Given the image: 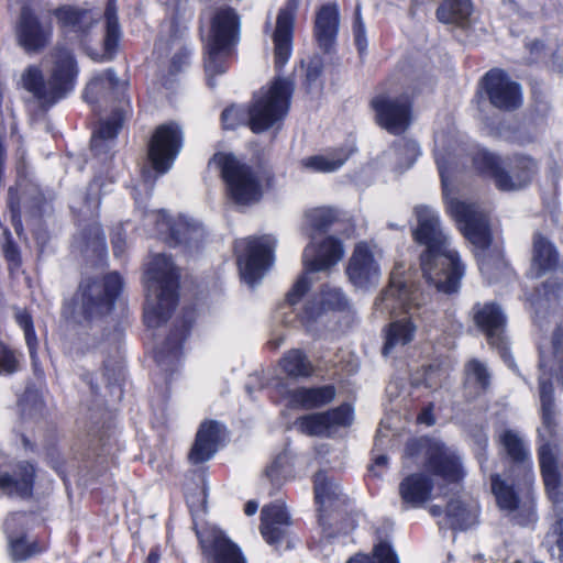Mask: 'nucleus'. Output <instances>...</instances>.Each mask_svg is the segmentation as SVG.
Returning <instances> with one entry per match:
<instances>
[{
  "label": "nucleus",
  "mask_w": 563,
  "mask_h": 563,
  "mask_svg": "<svg viewBox=\"0 0 563 563\" xmlns=\"http://www.w3.org/2000/svg\"><path fill=\"white\" fill-rule=\"evenodd\" d=\"M122 289L119 274L102 279L87 278L79 286L75 309L63 339V351L73 361L104 354L110 347L103 317L112 309Z\"/></svg>",
  "instance_id": "1"
},
{
  "label": "nucleus",
  "mask_w": 563,
  "mask_h": 563,
  "mask_svg": "<svg viewBox=\"0 0 563 563\" xmlns=\"http://www.w3.org/2000/svg\"><path fill=\"white\" fill-rule=\"evenodd\" d=\"M417 228L413 239L424 245L420 254V267L424 279L444 294L456 292L464 276L465 266L456 250L451 245L450 236L441 227L439 213L428 207L415 209Z\"/></svg>",
  "instance_id": "2"
},
{
  "label": "nucleus",
  "mask_w": 563,
  "mask_h": 563,
  "mask_svg": "<svg viewBox=\"0 0 563 563\" xmlns=\"http://www.w3.org/2000/svg\"><path fill=\"white\" fill-rule=\"evenodd\" d=\"M435 162L443 184L448 211L456 221L465 239L477 250L475 256L481 273L488 280L497 278L498 273L505 267V262L498 254L492 256L487 253L492 243L487 213L474 202L449 198L445 174L449 170L450 158L441 153L440 150H435Z\"/></svg>",
  "instance_id": "3"
},
{
  "label": "nucleus",
  "mask_w": 563,
  "mask_h": 563,
  "mask_svg": "<svg viewBox=\"0 0 563 563\" xmlns=\"http://www.w3.org/2000/svg\"><path fill=\"white\" fill-rule=\"evenodd\" d=\"M538 459L554 517L552 555L563 561V438L553 427L547 398L543 401V427L539 430Z\"/></svg>",
  "instance_id": "4"
},
{
  "label": "nucleus",
  "mask_w": 563,
  "mask_h": 563,
  "mask_svg": "<svg viewBox=\"0 0 563 563\" xmlns=\"http://www.w3.org/2000/svg\"><path fill=\"white\" fill-rule=\"evenodd\" d=\"M47 64V79L40 66L29 65L19 81L42 109L66 98L75 89L79 73L73 52L64 46H56L49 52Z\"/></svg>",
  "instance_id": "5"
},
{
  "label": "nucleus",
  "mask_w": 563,
  "mask_h": 563,
  "mask_svg": "<svg viewBox=\"0 0 563 563\" xmlns=\"http://www.w3.org/2000/svg\"><path fill=\"white\" fill-rule=\"evenodd\" d=\"M178 278L177 268L165 254L154 255L147 264L144 307V322L147 328H159L169 319L178 300Z\"/></svg>",
  "instance_id": "6"
},
{
  "label": "nucleus",
  "mask_w": 563,
  "mask_h": 563,
  "mask_svg": "<svg viewBox=\"0 0 563 563\" xmlns=\"http://www.w3.org/2000/svg\"><path fill=\"white\" fill-rule=\"evenodd\" d=\"M241 34V16L229 5L214 8L210 14V31L206 44L205 69L208 85L214 87L213 77L227 70L225 58L238 45Z\"/></svg>",
  "instance_id": "7"
},
{
  "label": "nucleus",
  "mask_w": 563,
  "mask_h": 563,
  "mask_svg": "<svg viewBox=\"0 0 563 563\" xmlns=\"http://www.w3.org/2000/svg\"><path fill=\"white\" fill-rule=\"evenodd\" d=\"M533 485L534 479L528 482L525 475L508 473L507 476H490V489L498 509L519 526H529L538 520Z\"/></svg>",
  "instance_id": "8"
},
{
  "label": "nucleus",
  "mask_w": 563,
  "mask_h": 563,
  "mask_svg": "<svg viewBox=\"0 0 563 563\" xmlns=\"http://www.w3.org/2000/svg\"><path fill=\"white\" fill-rule=\"evenodd\" d=\"M344 246L335 236L329 235L321 242L311 241L302 252V264L306 273L324 272L336 265L344 256ZM310 286L307 274L300 276L294 287L289 290L285 303L279 308L282 321L292 324L295 319L289 314L292 308L299 302Z\"/></svg>",
  "instance_id": "9"
},
{
  "label": "nucleus",
  "mask_w": 563,
  "mask_h": 563,
  "mask_svg": "<svg viewBox=\"0 0 563 563\" xmlns=\"http://www.w3.org/2000/svg\"><path fill=\"white\" fill-rule=\"evenodd\" d=\"M294 85L287 78L277 77L268 87L254 93L249 108V126L255 133L279 126L286 118Z\"/></svg>",
  "instance_id": "10"
},
{
  "label": "nucleus",
  "mask_w": 563,
  "mask_h": 563,
  "mask_svg": "<svg viewBox=\"0 0 563 563\" xmlns=\"http://www.w3.org/2000/svg\"><path fill=\"white\" fill-rule=\"evenodd\" d=\"M209 164L220 170L228 194L235 203L250 206L262 199L264 189L257 173L234 155L214 154Z\"/></svg>",
  "instance_id": "11"
},
{
  "label": "nucleus",
  "mask_w": 563,
  "mask_h": 563,
  "mask_svg": "<svg viewBox=\"0 0 563 563\" xmlns=\"http://www.w3.org/2000/svg\"><path fill=\"white\" fill-rule=\"evenodd\" d=\"M276 239L273 235L247 238L235 242L238 265L242 279L254 287L273 265Z\"/></svg>",
  "instance_id": "12"
},
{
  "label": "nucleus",
  "mask_w": 563,
  "mask_h": 563,
  "mask_svg": "<svg viewBox=\"0 0 563 563\" xmlns=\"http://www.w3.org/2000/svg\"><path fill=\"white\" fill-rule=\"evenodd\" d=\"M539 369V401H540V417L541 424L537 429V446H539V430L543 427V401L545 398L549 400V409L553 427L558 434L563 438V434L556 422V407L554 401V388L548 374L553 375L563 385V325L559 327L553 333L552 338V354L548 360L544 355L540 356ZM539 448H537L538 450Z\"/></svg>",
  "instance_id": "13"
},
{
  "label": "nucleus",
  "mask_w": 563,
  "mask_h": 563,
  "mask_svg": "<svg viewBox=\"0 0 563 563\" xmlns=\"http://www.w3.org/2000/svg\"><path fill=\"white\" fill-rule=\"evenodd\" d=\"M183 146V132L176 123L156 128L148 143V158L158 174L167 173Z\"/></svg>",
  "instance_id": "14"
},
{
  "label": "nucleus",
  "mask_w": 563,
  "mask_h": 563,
  "mask_svg": "<svg viewBox=\"0 0 563 563\" xmlns=\"http://www.w3.org/2000/svg\"><path fill=\"white\" fill-rule=\"evenodd\" d=\"M377 123L389 133L399 134L411 123V99L407 93H382L372 100Z\"/></svg>",
  "instance_id": "15"
},
{
  "label": "nucleus",
  "mask_w": 563,
  "mask_h": 563,
  "mask_svg": "<svg viewBox=\"0 0 563 563\" xmlns=\"http://www.w3.org/2000/svg\"><path fill=\"white\" fill-rule=\"evenodd\" d=\"M53 25L51 21H41L27 7H23L15 26L19 46L26 54H37L45 49L52 41Z\"/></svg>",
  "instance_id": "16"
},
{
  "label": "nucleus",
  "mask_w": 563,
  "mask_h": 563,
  "mask_svg": "<svg viewBox=\"0 0 563 563\" xmlns=\"http://www.w3.org/2000/svg\"><path fill=\"white\" fill-rule=\"evenodd\" d=\"M346 274L356 288L368 289L376 286L382 269L374 247L366 242L357 243L349 260Z\"/></svg>",
  "instance_id": "17"
},
{
  "label": "nucleus",
  "mask_w": 563,
  "mask_h": 563,
  "mask_svg": "<svg viewBox=\"0 0 563 563\" xmlns=\"http://www.w3.org/2000/svg\"><path fill=\"white\" fill-rule=\"evenodd\" d=\"M426 468L450 483L460 482L464 467L460 454L439 440L426 441Z\"/></svg>",
  "instance_id": "18"
},
{
  "label": "nucleus",
  "mask_w": 563,
  "mask_h": 563,
  "mask_svg": "<svg viewBox=\"0 0 563 563\" xmlns=\"http://www.w3.org/2000/svg\"><path fill=\"white\" fill-rule=\"evenodd\" d=\"M36 465L21 460L0 470V493L11 498L27 499L33 495Z\"/></svg>",
  "instance_id": "19"
},
{
  "label": "nucleus",
  "mask_w": 563,
  "mask_h": 563,
  "mask_svg": "<svg viewBox=\"0 0 563 563\" xmlns=\"http://www.w3.org/2000/svg\"><path fill=\"white\" fill-rule=\"evenodd\" d=\"M483 81L488 100L495 108L512 111L521 106L520 85L512 81L505 71L492 69L485 75Z\"/></svg>",
  "instance_id": "20"
},
{
  "label": "nucleus",
  "mask_w": 563,
  "mask_h": 563,
  "mask_svg": "<svg viewBox=\"0 0 563 563\" xmlns=\"http://www.w3.org/2000/svg\"><path fill=\"white\" fill-rule=\"evenodd\" d=\"M44 203L45 197L37 185H25L21 197L16 188H9L8 206L11 213V222L18 235H21L23 232L22 212L24 211L31 218H38L42 214Z\"/></svg>",
  "instance_id": "21"
},
{
  "label": "nucleus",
  "mask_w": 563,
  "mask_h": 563,
  "mask_svg": "<svg viewBox=\"0 0 563 563\" xmlns=\"http://www.w3.org/2000/svg\"><path fill=\"white\" fill-rule=\"evenodd\" d=\"M299 2L300 0H287L278 11L276 26L272 35L276 68H282L291 55L294 22Z\"/></svg>",
  "instance_id": "22"
},
{
  "label": "nucleus",
  "mask_w": 563,
  "mask_h": 563,
  "mask_svg": "<svg viewBox=\"0 0 563 563\" xmlns=\"http://www.w3.org/2000/svg\"><path fill=\"white\" fill-rule=\"evenodd\" d=\"M352 420L351 406L342 405L325 412L301 417L297 420V427L308 435L329 437L338 427L350 426Z\"/></svg>",
  "instance_id": "23"
},
{
  "label": "nucleus",
  "mask_w": 563,
  "mask_h": 563,
  "mask_svg": "<svg viewBox=\"0 0 563 563\" xmlns=\"http://www.w3.org/2000/svg\"><path fill=\"white\" fill-rule=\"evenodd\" d=\"M498 441L514 464L509 473L525 475L528 482L536 479L530 448L520 432L512 429L504 430Z\"/></svg>",
  "instance_id": "24"
},
{
  "label": "nucleus",
  "mask_w": 563,
  "mask_h": 563,
  "mask_svg": "<svg viewBox=\"0 0 563 563\" xmlns=\"http://www.w3.org/2000/svg\"><path fill=\"white\" fill-rule=\"evenodd\" d=\"M474 321L486 334L488 343L506 353L507 343L504 338L506 317L501 309L492 302L476 303L473 307Z\"/></svg>",
  "instance_id": "25"
},
{
  "label": "nucleus",
  "mask_w": 563,
  "mask_h": 563,
  "mask_svg": "<svg viewBox=\"0 0 563 563\" xmlns=\"http://www.w3.org/2000/svg\"><path fill=\"white\" fill-rule=\"evenodd\" d=\"M194 320V311L186 310L180 327H176L163 344L156 349L154 357L162 369L173 371L179 363L183 342L188 336Z\"/></svg>",
  "instance_id": "26"
},
{
  "label": "nucleus",
  "mask_w": 563,
  "mask_h": 563,
  "mask_svg": "<svg viewBox=\"0 0 563 563\" xmlns=\"http://www.w3.org/2000/svg\"><path fill=\"white\" fill-rule=\"evenodd\" d=\"M509 170L501 168L497 174V188L503 191L519 190L526 187L538 170L536 161L528 156H515L508 163Z\"/></svg>",
  "instance_id": "27"
},
{
  "label": "nucleus",
  "mask_w": 563,
  "mask_h": 563,
  "mask_svg": "<svg viewBox=\"0 0 563 563\" xmlns=\"http://www.w3.org/2000/svg\"><path fill=\"white\" fill-rule=\"evenodd\" d=\"M415 299L413 292L394 273L388 287L376 299L375 309L382 313L396 314L400 310L409 311Z\"/></svg>",
  "instance_id": "28"
},
{
  "label": "nucleus",
  "mask_w": 563,
  "mask_h": 563,
  "mask_svg": "<svg viewBox=\"0 0 563 563\" xmlns=\"http://www.w3.org/2000/svg\"><path fill=\"white\" fill-rule=\"evenodd\" d=\"M223 438V427L216 421L201 423L195 443L189 453V460L194 464L210 460L219 449Z\"/></svg>",
  "instance_id": "29"
},
{
  "label": "nucleus",
  "mask_w": 563,
  "mask_h": 563,
  "mask_svg": "<svg viewBox=\"0 0 563 563\" xmlns=\"http://www.w3.org/2000/svg\"><path fill=\"white\" fill-rule=\"evenodd\" d=\"M261 532L269 544H278L285 538L290 518L285 507L279 503L265 506L262 509Z\"/></svg>",
  "instance_id": "30"
},
{
  "label": "nucleus",
  "mask_w": 563,
  "mask_h": 563,
  "mask_svg": "<svg viewBox=\"0 0 563 563\" xmlns=\"http://www.w3.org/2000/svg\"><path fill=\"white\" fill-rule=\"evenodd\" d=\"M433 484L422 474H411L399 484V495L402 504L412 508L421 507L432 496Z\"/></svg>",
  "instance_id": "31"
},
{
  "label": "nucleus",
  "mask_w": 563,
  "mask_h": 563,
  "mask_svg": "<svg viewBox=\"0 0 563 563\" xmlns=\"http://www.w3.org/2000/svg\"><path fill=\"white\" fill-rule=\"evenodd\" d=\"M347 305L349 300L341 288L324 285L317 298V302L308 303L300 319L302 322H308L316 319L321 311L344 310Z\"/></svg>",
  "instance_id": "32"
},
{
  "label": "nucleus",
  "mask_w": 563,
  "mask_h": 563,
  "mask_svg": "<svg viewBox=\"0 0 563 563\" xmlns=\"http://www.w3.org/2000/svg\"><path fill=\"white\" fill-rule=\"evenodd\" d=\"M60 27L74 32L80 36L88 34L89 30L97 23L91 11L73 5H63L54 11Z\"/></svg>",
  "instance_id": "33"
},
{
  "label": "nucleus",
  "mask_w": 563,
  "mask_h": 563,
  "mask_svg": "<svg viewBox=\"0 0 563 563\" xmlns=\"http://www.w3.org/2000/svg\"><path fill=\"white\" fill-rule=\"evenodd\" d=\"M148 217L157 220V230L161 233L169 231L170 238L176 244L190 245L192 242H199L203 236V230L197 224L179 220L172 225L170 220L165 214L154 211Z\"/></svg>",
  "instance_id": "34"
},
{
  "label": "nucleus",
  "mask_w": 563,
  "mask_h": 563,
  "mask_svg": "<svg viewBox=\"0 0 563 563\" xmlns=\"http://www.w3.org/2000/svg\"><path fill=\"white\" fill-rule=\"evenodd\" d=\"M339 27V13L335 5H323L316 18V37L325 52L332 46Z\"/></svg>",
  "instance_id": "35"
},
{
  "label": "nucleus",
  "mask_w": 563,
  "mask_h": 563,
  "mask_svg": "<svg viewBox=\"0 0 563 563\" xmlns=\"http://www.w3.org/2000/svg\"><path fill=\"white\" fill-rule=\"evenodd\" d=\"M123 119V111L115 110L109 120L100 123L91 137V150L96 155L108 154L111 151Z\"/></svg>",
  "instance_id": "36"
},
{
  "label": "nucleus",
  "mask_w": 563,
  "mask_h": 563,
  "mask_svg": "<svg viewBox=\"0 0 563 563\" xmlns=\"http://www.w3.org/2000/svg\"><path fill=\"white\" fill-rule=\"evenodd\" d=\"M46 545L26 533L8 534V553L13 562H24L46 551Z\"/></svg>",
  "instance_id": "37"
},
{
  "label": "nucleus",
  "mask_w": 563,
  "mask_h": 563,
  "mask_svg": "<svg viewBox=\"0 0 563 563\" xmlns=\"http://www.w3.org/2000/svg\"><path fill=\"white\" fill-rule=\"evenodd\" d=\"M416 330L417 328L410 319L391 322L385 331L383 354L387 356L410 343L415 338Z\"/></svg>",
  "instance_id": "38"
},
{
  "label": "nucleus",
  "mask_w": 563,
  "mask_h": 563,
  "mask_svg": "<svg viewBox=\"0 0 563 563\" xmlns=\"http://www.w3.org/2000/svg\"><path fill=\"white\" fill-rule=\"evenodd\" d=\"M473 11L471 0H443L437 10L440 22L460 27L468 25Z\"/></svg>",
  "instance_id": "39"
},
{
  "label": "nucleus",
  "mask_w": 563,
  "mask_h": 563,
  "mask_svg": "<svg viewBox=\"0 0 563 563\" xmlns=\"http://www.w3.org/2000/svg\"><path fill=\"white\" fill-rule=\"evenodd\" d=\"M465 389L472 396H479L486 393L492 383V374L487 365L479 360L473 358L465 364Z\"/></svg>",
  "instance_id": "40"
},
{
  "label": "nucleus",
  "mask_w": 563,
  "mask_h": 563,
  "mask_svg": "<svg viewBox=\"0 0 563 563\" xmlns=\"http://www.w3.org/2000/svg\"><path fill=\"white\" fill-rule=\"evenodd\" d=\"M477 516L478 507L475 503L466 505L459 499H452L446 507L445 525L454 530H465L476 522Z\"/></svg>",
  "instance_id": "41"
},
{
  "label": "nucleus",
  "mask_w": 563,
  "mask_h": 563,
  "mask_svg": "<svg viewBox=\"0 0 563 563\" xmlns=\"http://www.w3.org/2000/svg\"><path fill=\"white\" fill-rule=\"evenodd\" d=\"M335 397V388L331 385L313 387V388H297L294 390L291 400L300 405L302 408L311 409L324 406L331 402Z\"/></svg>",
  "instance_id": "42"
},
{
  "label": "nucleus",
  "mask_w": 563,
  "mask_h": 563,
  "mask_svg": "<svg viewBox=\"0 0 563 563\" xmlns=\"http://www.w3.org/2000/svg\"><path fill=\"white\" fill-rule=\"evenodd\" d=\"M314 498L320 511H325L342 496L340 486L323 472H318L313 478Z\"/></svg>",
  "instance_id": "43"
},
{
  "label": "nucleus",
  "mask_w": 563,
  "mask_h": 563,
  "mask_svg": "<svg viewBox=\"0 0 563 563\" xmlns=\"http://www.w3.org/2000/svg\"><path fill=\"white\" fill-rule=\"evenodd\" d=\"M119 79L113 69H108L91 78L88 82L84 97L89 103H97L103 100L110 90L117 89Z\"/></svg>",
  "instance_id": "44"
},
{
  "label": "nucleus",
  "mask_w": 563,
  "mask_h": 563,
  "mask_svg": "<svg viewBox=\"0 0 563 563\" xmlns=\"http://www.w3.org/2000/svg\"><path fill=\"white\" fill-rule=\"evenodd\" d=\"M282 371L291 378H306L312 375L313 366L307 355L298 349L285 353L279 361Z\"/></svg>",
  "instance_id": "45"
},
{
  "label": "nucleus",
  "mask_w": 563,
  "mask_h": 563,
  "mask_svg": "<svg viewBox=\"0 0 563 563\" xmlns=\"http://www.w3.org/2000/svg\"><path fill=\"white\" fill-rule=\"evenodd\" d=\"M294 457L288 450H284L266 467L265 477L272 483L273 486L279 487L286 481L294 477Z\"/></svg>",
  "instance_id": "46"
},
{
  "label": "nucleus",
  "mask_w": 563,
  "mask_h": 563,
  "mask_svg": "<svg viewBox=\"0 0 563 563\" xmlns=\"http://www.w3.org/2000/svg\"><path fill=\"white\" fill-rule=\"evenodd\" d=\"M559 260V254L553 244L543 235L536 234L533 238L532 265L540 273L552 269Z\"/></svg>",
  "instance_id": "47"
},
{
  "label": "nucleus",
  "mask_w": 563,
  "mask_h": 563,
  "mask_svg": "<svg viewBox=\"0 0 563 563\" xmlns=\"http://www.w3.org/2000/svg\"><path fill=\"white\" fill-rule=\"evenodd\" d=\"M106 36H104V52L101 54L91 55L95 60L108 62L112 59L114 49L120 38V27L117 16L115 7L111 3L108 4L106 10Z\"/></svg>",
  "instance_id": "48"
},
{
  "label": "nucleus",
  "mask_w": 563,
  "mask_h": 563,
  "mask_svg": "<svg viewBox=\"0 0 563 563\" xmlns=\"http://www.w3.org/2000/svg\"><path fill=\"white\" fill-rule=\"evenodd\" d=\"M390 159L395 161L396 168H410L418 156L420 148L417 142L408 139H400L394 143L389 152L386 154Z\"/></svg>",
  "instance_id": "49"
},
{
  "label": "nucleus",
  "mask_w": 563,
  "mask_h": 563,
  "mask_svg": "<svg viewBox=\"0 0 563 563\" xmlns=\"http://www.w3.org/2000/svg\"><path fill=\"white\" fill-rule=\"evenodd\" d=\"M212 548L216 563H246L240 549L221 531H214Z\"/></svg>",
  "instance_id": "50"
},
{
  "label": "nucleus",
  "mask_w": 563,
  "mask_h": 563,
  "mask_svg": "<svg viewBox=\"0 0 563 563\" xmlns=\"http://www.w3.org/2000/svg\"><path fill=\"white\" fill-rule=\"evenodd\" d=\"M472 162L478 173L493 177L497 186V174H501L503 168L497 156L483 148H476L472 153Z\"/></svg>",
  "instance_id": "51"
},
{
  "label": "nucleus",
  "mask_w": 563,
  "mask_h": 563,
  "mask_svg": "<svg viewBox=\"0 0 563 563\" xmlns=\"http://www.w3.org/2000/svg\"><path fill=\"white\" fill-rule=\"evenodd\" d=\"M347 157L349 154L340 151L339 153L332 155H317L308 157L303 161V165L307 168L313 169L316 172L329 173L339 169L347 159Z\"/></svg>",
  "instance_id": "52"
},
{
  "label": "nucleus",
  "mask_w": 563,
  "mask_h": 563,
  "mask_svg": "<svg viewBox=\"0 0 563 563\" xmlns=\"http://www.w3.org/2000/svg\"><path fill=\"white\" fill-rule=\"evenodd\" d=\"M14 318L16 323L24 332L25 343L27 345L30 357L32 362L36 363V350L38 345V341L35 334V330L33 327V320L30 313L23 309H16L14 313Z\"/></svg>",
  "instance_id": "53"
},
{
  "label": "nucleus",
  "mask_w": 563,
  "mask_h": 563,
  "mask_svg": "<svg viewBox=\"0 0 563 563\" xmlns=\"http://www.w3.org/2000/svg\"><path fill=\"white\" fill-rule=\"evenodd\" d=\"M306 219L312 229L323 232L336 221L338 212L329 207L314 208L306 213Z\"/></svg>",
  "instance_id": "54"
},
{
  "label": "nucleus",
  "mask_w": 563,
  "mask_h": 563,
  "mask_svg": "<svg viewBox=\"0 0 563 563\" xmlns=\"http://www.w3.org/2000/svg\"><path fill=\"white\" fill-rule=\"evenodd\" d=\"M20 368L19 353L0 340V376L16 373Z\"/></svg>",
  "instance_id": "55"
},
{
  "label": "nucleus",
  "mask_w": 563,
  "mask_h": 563,
  "mask_svg": "<svg viewBox=\"0 0 563 563\" xmlns=\"http://www.w3.org/2000/svg\"><path fill=\"white\" fill-rule=\"evenodd\" d=\"M19 406L24 418H35L42 413L44 404L35 391L27 390L22 396Z\"/></svg>",
  "instance_id": "56"
},
{
  "label": "nucleus",
  "mask_w": 563,
  "mask_h": 563,
  "mask_svg": "<svg viewBox=\"0 0 563 563\" xmlns=\"http://www.w3.org/2000/svg\"><path fill=\"white\" fill-rule=\"evenodd\" d=\"M221 120L224 129L233 130L244 122L249 124V111L246 112L243 108L232 106L223 110Z\"/></svg>",
  "instance_id": "57"
},
{
  "label": "nucleus",
  "mask_w": 563,
  "mask_h": 563,
  "mask_svg": "<svg viewBox=\"0 0 563 563\" xmlns=\"http://www.w3.org/2000/svg\"><path fill=\"white\" fill-rule=\"evenodd\" d=\"M354 42L360 54L365 53L367 48L366 31L364 22L362 21L360 8L355 11V21L353 25Z\"/></svg>",
  "instance_id": "58"
},
{
  "label": "nucleus",
  "mask_w": 563,
  "mask_h": 563,
  "mask_svg": "<svg viewBox=\"0 0 563 563\" xmlns=\"http://www.w3.org/2000/svg\"><path fill=\"white\" fill-rule=\"evenodd\" d=\"M543 295L550 306L563 302V284L548 280L543 286Z\"/></svg>",
  "instance_id": "59"
},
{
  "label": "nucleus",
  "mask_w": 563,
  "mask_h": 563,
  "mask_svg": "<svg viewBox=\"0 0 563 563\" xmlns=\"http://www.w3.org/2000/svg\"><path fill=\"white\" fill-rule=\"evenodd\" d=\"M472 439L475 454L479 462L483 463V461H486L485 453L488 445V437L486 432L482 428H479L474 431V433L472 434Z\"/></svg>",
  "instance_id": "60"
},
{
  "label": "nucleus",
  "mask_w": 563,
  "mask_h": 563,
  "mask_svg": "<svg viewBox=\"0 0 563 563\" xmlns=\"http://www.w3.org/2000/svg\"><path fill=\"white\" fill-rule=\"evenodd\" d=\"M374 556L378 563H399L398 556L387 543H379L374 548Z\"/></svg>",
  "instance_id": "61"
},
{
  "label": "nucleus",
  "mask_w": 563,
  "mask_h": 563,
  "mask_svg": "<svg viewBox=\"0 0 563 563\" xmlns=\"http://www.w3.org/2000/svg\"><path fill=\"white\" fill-rule=\"evenodd\" d=\"M321 74H322L321 60L319 58H314V59L310 60L308 68H307V74H306V79H307L308 86L311 87V86L316 85L318 82V80L320 79Z\"/></svg>",
  "instance_id": "62"
},
{
  "label": "nucleus",
  "mask_w": 563,
  "mask_h": 563,
  "mask_svg": "<svg viewBox=\"0 0 563 563\" xmlns=\"http://www.w3.org/2000/svg\"><path fill=\"white\" fill-rule=\"evenodd\" d=\"M90 233L92 235L91 241L86 243V247H91L96 252L104 251V235L99 225H92L90 228Z\"/></svg>",
  "instance_id": "63"
},
{
  "label": "nucleus",
  "mask_w": 563,
  "mask_h": 563,
  "mask_svg": "<svg viewBox=\"0 0 563 563\" xmlns=\"http://www.w3.org/2000/svg\"><path fill=\"white\" fill-rule=\"evenodd\" d=\"M3 253L7 261H9L13 266L16 267L20 265V252L16 244L11 239H8L4 243Z\"/></svg>",
  "instance_id": "64"
}]
</instances>
